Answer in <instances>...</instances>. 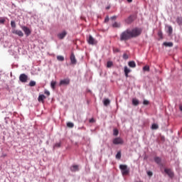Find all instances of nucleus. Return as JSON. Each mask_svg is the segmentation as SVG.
Instances as JSON below:
<instances>
[{"label": "nucleus", "instance_id": "nucleus-25", "mask_svg": "<svg viewBox=\"0 0 182 182\" xmlns=\"http://www.w3.org/2000/svg\"><path fill=\"white\" fill-rule=\"evenodd\" d=\"M110 105V100L109 99H106L104 100V105L109 106Z\"/></svg>", "mask_w": 182, "mask_h": 182}, {"label": "nucleus", "instance_id": "nucleus-21", "mask_svg": "<svg viewBox=\"0 0 182 182\" xmlns=\"http://www.w3.org/2000/svg\"><path fill=\"white\" fill-rule=\"evenodd\" d=\"M112 28H120V23L114 22L112 23Z\"/></svg>", "mask_w": 182, "mask_h": 182}, {"label": "nucleus", "instance_id": "nucleus-4", "mask_svg": "<svg viewBox=\"0 0 182 182\" xmlns=\"http://www.w3.org/2000/svg\"><path fill=\"white\" fill-rule=\"evenodd\" d=\"M19 80L22 83H26L28 82V75L26 74H21L19 76Z\"/></svg>", "mask_w": 182, "mask_h": 182}, {"label": "nucleus", "instance_id": "nucleus-1", "mask_svg": "<svg viewBox=\"0 0 182 182\" xmlns=\"http://www.w3.org/2000/svg\"><path fill=\"white\" fill-rule=\"evenodd\" d=\"M141 32H143V29L137 27L132 30L127 29L120 34V41H126L133 39V38H137L141 35Z\"/></svg>", "mask_w": 182, "mask_h": 182}, {"label": "nucleus", "instance_id": "nucleus-37", "mask_svg": "<svg viewBox=\"0 0 182 182\" xmlns=\"http://www.w3.org/2000/svg\"><path fill=\"white\" fill-rule=\"evenodd\" d=\"M149 101L148 100H144V102H143V105H145L146 106H147V105H149Z\"/></svg>", "mask_w": 182, "mask_h": 182}, {"label": "nucleus", "instance_id": "nucleus-29", "mask_svg": "<svg viewBox=\"0 0 182 182\" xmlns=\"http://www.w3.org/2000/svg\"><path fill=\"white\" fill-rule=\"evenodd\" d=\"M67 126L68 127H70L72 129L73 127H74L75 124L73 122H68Z\"/></svg>", "mask_w": 182, "mask_h": 182}, {"label": "nucleus", "instance_id": "nucleus-43", "mask_svg": "<svg viewBox=\"0 0 182 182\" xmlns=\"http://www.w3.org/2000/svg\"><path fill=\"white\" fill-rule=\"evenodd\" d=\"M50 95V92H49V91H46V95L49 96Z\"/></svg>", "mask_w": 182, "mask_h": 182}, {"label": "nucleus", "instance_id": "nucleus-30", "mask_svg": "<svg viewBox=\"0 0 182 182\" xmlns=\"http://www.w3.org/2000/svg\"><path fill=\"white\" fill-rule=\"evenodd\" d=\"M114 136H118L119 135V130L117 129H114L113 131Z\"/></svg>", "mask_w": 182, "mask_h": 182}, {"label": "nucleus", "instance_id": "nucleus-24", "mask_svg": "<svg viewBox=\"0 0 182 182\" xmlns=\"http://www.w3.org/2000/svg\"><path fill=\"white\" fill-rule=\"evenodd\" d=\"M143 70L144 72H150V67L149 65H145L144 68H143Z\"/></svg>", "mask_w": 182, "mask_h": 182}, {"label": "nucleus", "instance_id": "nucleus-32", "mask_svg": "<svg viewBox=\"0 0 182 182\" xmlns=\"http://www.w3.org/2000/svg\"><path fill=\"white\" fill-rule=\"evenodd\" d=\"M50 86L53 89H55V87L56 86V82L55 81H52L51 82V84H50Z\"/></svg>", "mask_w": 182, "mask_h": 182}, {"label": "nucleus", "instance_id": "nucleus-20", "mask_svg": "<svg viewBox=\"0 0 182 182\" xmlns=\"http://www.w3.org/2000/svg\"><path fill=\"white\" fill-rule=\"evenodd\" d=\"M43 99H45V95H39L38 102H41L42 103H43Z\"/></svg>", "mask_w": 182, "mask_h": 182}, {"label": "nucleus", "instance_id": "nucleus-36", "mask_svg": "<svg viewBox=\"0 0 182 182\" xmlns=\"http://www.w3.org/2000/svg\"><path fill=\"white\" fill-rule=\"evenodd\" d=\"M110 19H111L112 21H116V19H117V16H112V17L110 18Z\"/></svg>", "mask_w": 182, "mask_h": 182}, {"label": "nucleus", "instance_id": "nucleus-33", "mask_svg": "<svg viewBox=\"0 0 182 182\" xmlns=\"http://www.w3.org/2000/svg\"><path fill=\"white\" fill-rule=\"evenodd\" d=\"M11 28H16V23L15 21H11Z\"/></svg>", "mask_w": 182, "mask_h": 182}, {"label": "nucleus", "instance_id": "nucleus-46", "mask_svg": "<svg viewBox=\"0 0 182 182\" xmlns=\"http://www.w3.org/2000/svg\"><path fill=\"white\" fill-rule=\"evenodd\" d=\"M115 51H116V52H119V49H116Z\"/></svg>", "mask_w": 182, "mask_h": 182}, {"label": "nucleus", "instance_id": "nucleus-7", "mask_svg": "<svg viewBox=\"0 0 182 182\" xmlns=\"http://www.w3.org/2000/svg\"><path fill=\"white\" fill-rule=\"evenodd\" d=\"M87 42L89 45H96V43H97V41H96L92 36H89Z\"/></svg>", "mask_w": 182, "mask_h": 182}, {"label": "nucleus", "instance_id": "nucleus-35", "mask_svg": "<svg viewBox=\"0 0 182 182\" xmlns=\"http://www.w3.org/2000/svg\"><path fill=\"white\" fill-rule=\"evenodd\" d=\"M60 147V142H58V143H56L55 145H54V149H58Z\"/></svg>", "mask_w": 182, "mask_h": 182}, {"label": "nucleus", "instance_id": "nucleus-19", "mask_svg": "<svg viewBox=\"0 0 182 182\" xmlns=\"http://www.w3.org/2000/svg\"><path fill=\"white\" fill-rule=\"evenodd\" d=\"M57 60L60 62H63V60H65V57H63V55H58L57 56Z\"/></svg>", "mask_w": 182, "mask_h": 182}, {"label": "nucleus", "instance_id": "nucleus-6", "mask_svg": "<svg viewBox=\"0 0 182 182\" xmlns=\"http://www.w3.org/2000/svg\"><path fill=\"white\" fill-rule=\"evenodd\" d=\"M22 31H23V32L25 33V35H26V36H29V35H31V29H29V28L23 26L21 27Z\"/></svg>", "mask_w": 182, "mask_h": 182}, {"label": "nucleus", "instance_id": "nucleus-45", "mask_svg": "<svg viewBox=\"0 0 182 182\" xmlns=\"http://www.w3.org/2000/svg\"><path fill=\"white\" fill-rule=\"evenodd\" d=\"M128 2H132L133 0H127Z\"/></svg>", "mask_w": 182, "mask_h": 182}, {"label": "nucleus", "instance_id": "nucleus-47", "mask_svg": "<svg viewBox=\"0 0 182 182\" xmlns=\"http://www.w3.org/2000/svg\"><path fill=\"white\" fill-rule=\"evenodd\" d=\"M107 9H109V7H107Z\"/></svg>", "mask_w": 182, "mask_h": 182}, {"label": "nucleus", "instance_id": "nucleus-38", "mask_svg": "<svg viewBox=\"0 0 182 182\" xmlns=\"http://www.w3.org/2000/svg\"><path fill=\"white\" fill-rule=\"evenodd\" d=\"M158 35L160 38H163V33H161V31L158 33Z\"/></svg>", "mask_w": 182, "mask_h": 182}, {"label": "nucleus", "instance_id": "nucleus-8", "mask_svg": "<svg viewBox=\"0 0 182 182\" xmlns=\"http://www.w3.org/2000/svg\"><path fill=\"white\" fill-rule=\"evenodd\" d=\"M69 83H70V80L69 79L62 80L60 82V86H66L69 85Z\"/></svg>", "mask_w": 182, "mask_h": 182}, {"label": "nucleus", "instance_id": "nucleus-15", "mask_svg": "<svg viewBox=\"0 0 182 182\" xmlns=\"http://www.w3.org/2000/svg\"><path fill=\"white\" fill-rule=\"evenodd\" d=\"M154 160L156 164H160V163H161V158L159 156L154 157Z\"/></svg>", "mask_w": 182, "mask_h": 182}, {"label": "nucleus", "instance_id": "nucleus-11", "mask_svg": "<svg viewBox=\"0 0 182 182\" xmlns=\"http://www.w3.org/2000/svg\"><path fill=\"white\" fill-rule=\"evenodd\" d=\"M124 72L125 73L126 77H129V74L130 73V72H132V70L129 69L127 66H125Z\"/></svg>", "mask_w": 182, "mask_h": 182}, {"label": "nucleus", "instance_id": "nucleus-16", "mask_svg": "<svg viewBox=\"0 0 182 182\" xmlns=\"http://www.w3.org/2000/svg\"><path fill=\"white\" fill-rule=\"evenodd\" d=\"M128 65L129 68H136V63L134 61H129Z\"/></svg>", "mask_w": 182, "mask_h": 182}, {"label": "nucleus", "instance_id": "nucleus-13", "mask_svg": "<svg viewBox=\"0 0 182 182\" xmlns=\"http://www.w3.org/2000/svg\"><path fill=\"white\" fill-rule=\"evenodd\" d=\"M66 35H68V33L66 31H63L62 33H59L58 36L59 39H63Z\"/></svg>", "mask_w": 182, "mask_h": 182}, {"label": "nucleus", "instance_id": "nucleus-26", "mask_svg": "<svg viewBox=\"0 0 182 182\" xmlns=\"http://www.w3.org/2000/svg\"><path fill=\"white\" fill-rule=\"evenodd\" d=\"M29 86H31V87H33V86H36V82L35 81H31L28 84Z\"/></svg>", "mask_w": 182, "mask_h": 182}, {"label": "nucleus", "instance_id": "nucleus-14", "mask_svg": "<svg viewBox=\"0 0 182 182\" xmlns=\"http://www.w3.org/2000/svg\"><path fill=\"white\" fill-rule=\"evenodd\" d=\"M71 171H79V166L77 165H73L70 167Z\"/></svg>", "mask_w": 182, "mask_h": 182}, {"label": "nucleus", "instance_id": "nucleus-34", "mask_svg": "<svg viewBox=\"0 0 182 182\" xmlns=\"http://www.w3.org/2000/svg\"><path fill=\"white\" fill-rule=\"evenodd\" d=\"M123 59H124L125 60H127V59H129V55L127 53H124Z\"/></svg>", "mask_w": 182, "mask_h": 182}, {"label": "nucleus", "instance_id": "nucleus-40", "mask_svg": "<svg viewBox=\"0 0 182 182\" xmlns=\"http://www.w3.org/2000/svg\"><path fill=\"white\" fill-rule=\"evenodd\" d=\"M109 21V16H107L105 19V22L107 23Z\"/></svg>", "mask_w": 182, "mask_h": 182}, {"label": "nucleus", "instance_id": "nucleus-3", "mask_svg": "<svg viewBox=\"0 0 182 182\" xmlns=\"http://www.w3.org/2000/svg\"><path fill=\"white\" fill-rule=\"evenodd\" d=\"M164 172L170 178H173L174 177V172L171 168H165Z\"/></svg>", "mask_w": 182, "mask_h": 182}, {"label": "nucleus", "instance_id": "nucleus-10", "mask_svg": "<svg viewBox=\"0 0 182 182\" xmlns=\"http://www.w3.org/2000/svg\"><path fill=\"white\" fill-rule=\"evenodd\" d=\"M13 33H15V35H18V36H20L21 38L23 36V32H22V31L21 30H14L13 31Z\"/></svg>", "mask_w": 182, "mask_h": 182}, {"label": "nucleus", "instance_id": "nucleus-48", "mask_svg": "<svg viewBox=\"0 0 182 182\" xmlns=\"http://www.w3.org/2000/svg\"><path fill=\"white\" fill-rule=\"evenodd\" d=\"M44 93H46V91H44Z\"/></svg>", "mask_w": 182, "mask_h": 182}, {"label": "nucleus", "instance_id": "nucleus-5", "mask_svg": "<svg viewBox=\"0 0 182 182\" xmlns=\"http://www.w3.org/2000/svg\"><path fill=\"white\" fill-rule=\"evenodd\" d=\"M112 143H113V144H123V143H124V141H123V139H122L120 137H117L113 139Z\"/></svg>", "mask_w": 182, "mask_h": 182}, {"label": "nucleus", "instance_id": "nucleus-12", "mask_svg": "<svg viewBox=\"0 0 182 182\" xmlns=\"http://www.w3.org/2000/svg\"><path fill=\"white\" fill-rule=\"evenodd\" d=\"M133 21H134V19H133V16H130L129 17H128V18L125 20V22H126V23H127L128 25H130V23H132V22H133Z\"/></svg>", "mask_w": 182, "mask_h": 182}, {"label": "nucleus", "instance_id": "nucleus-9", "mask_svg": "<svg viewBox=\"0 0 182 182\" xmlns=\"http://www.w3.org/2000/svg\"><path fill=\"white\" fill-rule=\"evenodd\" d=\"M70 62L72 65H76V63H77V60H76V57L74 53H72L70 55Z\"/></svg>", "mask_w": 182, "mask_h": 182}, {"label": "nucleus", "instance_id": "nucleus-42", "mask_svg": "<svg viewBox=\"0 0 182 182\" xmlns=\"http://www.w3.org/2000/svg\"><path fill=\"white\" fill-rule=\"evenodd\" d=\"M93 122H95V119L93 118L90 119V123H93Z\"/></svg>", "mask_w": 182, "mask_h": 182}, {"label": "nucleus", "instance_id": "nucleus-17", "mask_svg": "<svg viewBox=\"0 0 182 182\" xmlns=\"http://www.w3.org/2000/svg\"><path fill=\"white\" fill-rule=\"evenodd\" d=\"M139 100L134 99V98L132 100V105L134 106H139Z\"/></svg>", "mask_w": 182, "mask_h": 182}, {"label": "nucleus", "instance_id": "nucleus-44", "mask_svg": "<svg viewBox=\"0 0 182 182\" xmlns=\"http://www.w3.org/2000/svg\"><path fill=\"white\" fill-rule=\"evenodd\" d=\"M179 109H180L181 112H182V105L180 106Z\"/></svg>", "mask_w": 182, "mask_h": 182}, {"label": "nucleus", "instance_id": "nucleus-27", "mask_svg": "<svg viewBox=\"0 0 182 182\" xmlns=\"http://www.w3.org/2000/svg\"><path fill=\"white\" fill-rule=\"evenodd\" d=\"M151 129L153 130H157V129H159V125H157V124H153L151 126Z\"/></svg>", "mask_w": 182, "mask_h": 182}, {"label": "nucleus", "instance_id": "nucleus-18", "mask_svg": "<svg viewBox=\"0 0 182 182\" xmlns=\"http://www.w3.org/2000/svg\"><path fill=\"white\" fill-rule=\"evenodd\" d=\"M176 22L178 25H182V17H177Z\"/></svg>", "mask_w": 182, "mask_h": 182}, {"label": "nucleus", "instance_id": "nucleus-31", "mask_svg": "<svg viewBox=\"0 0 182 182\" xmlns=\"http://www.w3.org/2000/svg\"><path fill=\"white\" fill-rule=\"evenodd\" d=\"M107 68H112L113 66V63L112 61H108L107 63Z\"/></svg>", "mask_w": 182, "mask_h": 182}, {"label": "nucleus", "instance_id": "nucleus-23", "mask_svg": "<svg viewBox=\"0 0 182 182\" xmlns=\"http://www.w3.org/2000/svg\"><path fill=\"white\" fill-rule=\"evenodd\" d=\"M116 159L117 160H120L122 159V152L118 151L117 154H116Z\"/></svg>", "mask_w": 182, "mask_h": 182}, {"label": "nucleus", "instance_id": "nucleus-41", "mask_svg": "<svg viewBox=\"0 0 182 182\" xmlns=\"http://www.w3.org/2000/svg\"><path fill=\"white\" fill-rule=\"evenodd\" d=\"M0 23H5V19H1Z\"/></svg>", "mask_w": 182, "mask_h": 182}, {"label": "nucleus", "instance_id": "nucleus-28", "mask_svg": "<svg viewBox=\"0 0 182 182\" xmlns=\"http://www.w3.org/2000/svg\"><path fill=\"white\" fill-rule=\"evenodd\" d=\"M168 31L169 35H171L173 33V27H171V26H169L168 27Z\"/></svg>", "mask_w": 182, "mask_h": 182}, {"label": "nucleus", "instance_id": "nucleus-39", "mask_svg": "<svg viewBox=\"0 0 182 182\" xmlns=\"http://www.w3.org/2000/svg\"><path fill=\"white\" fill-rule=\"evenodd\" d=\"M147 174L149 176V177H151V176H153V172L151 171H148Z\"/></svg>", "mask_w": 182, "mask_h": 182}, {"label": "nucleus", "instance_id": "nucleus-22", "mask_svg": "<svg viewBox=\"0 0 182 182\" xmlns=\"http://www.w3.org/2000/svg\"><path fill=\"white\" fill-rule=\"evenodd\" d=\"M164 46H168L169 48H171L173 46V43H171V42H169V43L164 42Z\"/></svg>", "mask_w": 182, "mask_h": 182}, {"label": "nucleus", "instance_id": "nucleus-2", "mask_svg": "<svg viewBox=\"0 0 182 182\" xmlns=\"http://www.w3.org/2000/svg\"><path fill=\"white\" fill-rule=\"evenodd\" d=\"M119 169L121 170L122 176H129V174H130V168H129L127 165H119Z\"/></svg>", "mask_w": 182, "mask_h": 182}]
</instances>
